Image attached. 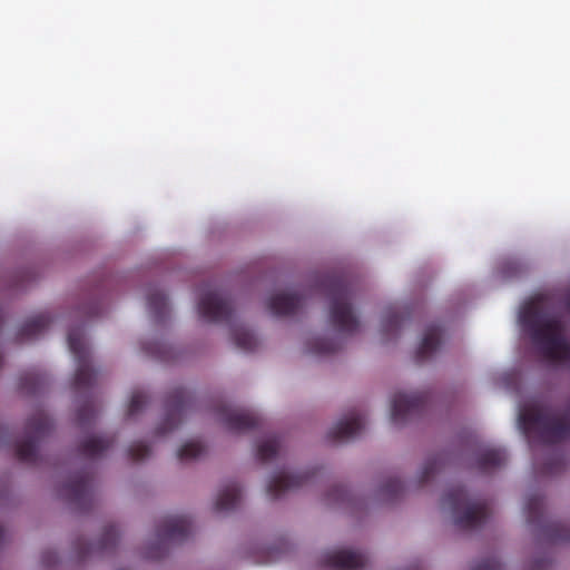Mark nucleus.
Returning a JSON list of instances; mask_svg holds the SVG:
<instances>
[{
	"mask_svg": "<svg viewBox=\"0 0 570 570\" xmlns=\"http://www.w3.org/2000/svg\"><path fill=\"white\" fill-rule=\"evenodd\" d=\"M96 417V410L91 401H85L77 410V422L81 428L89 425Z\"/></svg>",
	"mask_w": 570,
	"mask_h": 570,
	"instance_id": "obj_33",
	"label": "nucleus"
},
{
	"mask_svg": "<svg viewBox=\"0 0 570 570\" xmlns=\"http://www.w3.org/2000/svg\"><path fill=\"white\" fill-rule=\"evenodd\" d=\"M429 395L425 392L396 393L391 404V421L401 425L420 415L426 406Z\"/></svg>",
	"mask_w": 570,
	"mask_h": 570,
	"instance_id": "obj_10",
	"label": "nucleus"
},
{
	"mask_svg": "<svg viewBox=\"0 0 570 570\" xmlns=\"http://www.w3.org/2000/svg\"><path fill=\"white\" fill-rule=\"evenodd\" d=\"M308 476L307 473L288 474L279 472L269 480L266 492L271 499H278L285 493L304 485Z\"/></svg>",
	"mask_w": 570,
	"mask_h": 570,
	"instance_id": "obj_17",
	"label": "nucleus"
},
{
	"mask_svg": "<svg viewBox=\"0 0 570 570\" xmlns=\"http://www.w3.org/2000/svg\"><path fill=\"white\" fill-rule=\"evenodd\" d=\"M217 420L230 432L244 433L262 426V417L250 410L236 409L227 404L216 407Z\"/></svg>",
	"mask_w": 570,
	"mask_h": 570,
	"instance_id": "obj_9",
	"label": "nucleus"
},
{
	"mask_svg": "<svg viewBox=\"0 0 570 570\" xmlns=\"http://www.w3.org/2000/svg\"><path fill=\"white\" fill-rule=\"evenodd\" d=\"M42 562L47 566V567H50L52 566L55 562H56V554L52 553V552H45L42 554Z\"/></svg>",
	"mask_w": 570,
	"mask_h": 570,
	"instance_id": "obj_39",
	"label": "nucleus"
},
{
	"mask_svg": "<svg viewBox=\"0 0 570 570\" xmlns=\"http://www.w3.org/2000/svg\"><path fill=\"white\" fill-rule=\"evenodd\" d=\"M205 451V448L202 443L196 441H189L186 442L184 445L180 446L178 450V459L181 461H189L197 459Z\"/></svg>",
	"mask_w": 570,
	"mask_h": 570,
	"instance_id": "obj_31",
	"label": "nucleus"
},
{
	"mask_svg": "<svg viewBox=\"0 0 570 570\" xmlns=\"http://www.w3.org/2000/svg\"><path fill=\"white\" fill-rule=\"evenodd\" d=\"M442 504L454 517V524L461 530L481 528L490 517V504L487 501H472L464 488H451L442 498Z\"/></svg>",
	"mask_w": 570,
	"mask_h": 570,
	"instance_id": "obj_4",
	"label": "nucleus"
},
{
	"mask_svg": "<svg viewBox=\"0 0 570 570\" xmlns=\"http://www.w3.org/2000/svg\"><path fill=\"white\" fill-rule=\"evenodd\" d=\"M68 346L77 364L72 387L77 393L90 391L98 381V371L91 365L90 350L85 341L82 328L69 331Z\"/></svg>",
	"mask_w": 570,
	"mask_h": 570,
	"instance_id": "obj_7",
	"label": "nucleus"
},
{
	"mask_svg": "<svg viewBox=\"0 0 570 570\" xmlns=\"http://www.w3.org/2000/svg\"><path fill=\"white\" fill-rule=\"evenodd\" d=\"M1 538H2V543L4 542V529L2 528V534H1Z\"/></svg>",
	"mask_w": 570,
	"mask_h": 570,
	"instance_id": "obj_43",
	"label": "nucleus"
},
{
	"mask_svg": "<svg viewBox=\"0 0 570 570\" xmlns=\"http://www.w3.org/2000/svg\"><path fill=\"white\" fill-rule=\"evenodd\" d=\"M159 556H160V554H158V553H153V554H151V557H154V558H157V557H159Z\"/></svg>",
	"mask_w": 570,
	"mask_h": 570,
	"instance_id": "obj_45",
	"label": "nucleus"
},
{
	"mask_svg": "<svg viewBox=\"0 0 570 570\" xmlns=\"http://www.w3.org/2000/svg\"><path fill=\"white\" fill-rule=\"evenodd\" d=\"M405 313L395 307H390L382 321V331L386 335L396 334L405 320Z\"/></svg>",
	"mask_w": 570,
	"mask_h": 570,
	"instance_id": "obj_28",
	"label": "nucleus"
},
{
	"mask_svg": "<svg viewBox=\"0 0 570 570\" xmlns=\"http://www.w3.org/2000/svg\"><path fill=\"white\" fill-rule=\"evenodd\" d=\"M443 330L440 325H429L415 352V361L421 364L431 360L441 348Z\"/></svg>",
	"mask_w": 570,
	"mask_h": 570,
	"instance_id": "obj_18",
	"label": "nucleus"
},
{
	"mask_svg": "<svg viewBox=\"0 0 570 570\" xmlns=\"http://www.w3.org/2000/svg\"><path fill=\"white\" fill-rule=\"evenodd\" d=\"M232 336L236 346L245 352L255 351L258 345L257 337L245 327H234Z\"/></svg>",
	"mask_w": 570,
	"mask_h": 570,
	"instance_id": "obj_29",
	"label": "nucleus"
},
{
	"mask_svg": "<svg viewBox=\"0 0 570 570\" xmlns=\"http://www.w3.org/2000/svg\"><path fill=\"white\" fill-rule=\"evenodd\" d=\"M53 423L43 410H37L26 422L24 433L16 444V455L22 463L35 465L40 461L41 443L51 434Z\"/></svg>",
	"mask_w": 570,
	"mask_h": 570,
	"instance_id": "obj_5",
	"label": "nucleus"
},
{
	"mask_svg": "<svg viewBox=\"0 0 570 570\" xmlns=\"http://www.w3.org/2000/svg\"><path fill=\"white\" fill-rule=\"evenodd\" d=\"M193 405L194 396L185 387H176L170 391L165 401L166 415L156 428V435L163 436L177 429Z\"/></svg>",
	"mask_w": 570,
	"mask_h": 570,
	"instance_id": "obj_8",
	"label": "nucleus"
},
{
	"mask_svg": "<svg viewBox=\"0 0 570 570\" xmlns=\"http://www.w3.org/2000/svg\"><path fill=\"white\" fill-rule=\"evenodd\" d=\"M1 282H2V288H3L4 287V276L3 275H2Z\"/></svg>",
	"mask_w": 570,
	"mask_h": 570,
	"instance_id": "obj_44",
	"label": "nucleus"
},
{
	"mask_svg": "<svg viewBox=\"0 0 570 570\" xmlns=\"http://www.w3.org/2000/svg\"><path fill=\"white\" fill-rule=\"evenodd\" d=\"M119 539L118 530L115 525H107L104 528L101 538L96 543H86L82 540L76 542V550L80 560L86 559L91 554H102L112 550Z\"/></svg>",
	"mask_w": 570,
	"mask_h": 570,
	"instance_id": "obj_16",
	"label": "nucleus"
},
{
	"mask_svg": "<svg viewBox=\"0 0 570 570\" xmlns=\"http://www.w3.org/2000/svg\"><path fill=\"white\" fill-rule=\"evenodd\" d=\"M321 563L333 570H362L367 564V558L353 550L337 549L325 552Z\"/></svg>",
	"mask_w": 570,
	"mask_h": 570,
	"instance_id": "obj_14",
	"label": "nucleus"
},
{
	"mask_svg": "<svg viewBox=\"0 0 570 570\" xmlns=\"http://www.w3.org/2000/svg\"><path fill=\"white\" fill-rule=\"evenodd\" d=\"M382 494L387 500H394L399 498L400 494L404 491V484L399 479H389L383 485H382Z\"/></svg>",
	"mask_w": 570,
	"mask_h": 570,
	"instance_id": "obj_34",
	"label": "nucleus"
},
{
	"mask_svg": "<svg viewBox=\"0 0 570 570\" xmlns=\"http://www.w3.org/2000/svg\"><path fill=\"white\" fill-rule=\"evenodd\" d=\"M1 433H2V438H3L4 436V430L3 429L1 430Z\"/></svg>",
	"mask_w": 570,
	"mask_h": 570,
	"instance_id": "obj_47",
	"label": "nucleus"
},
{
	"mask_svg": "<svg viewBox=\"0 0 570 570\" xmlns=\"http://www.w3.org/2000/svg\"><path fill=\"white\" fill-rule=\"evenodd\" d=\"M564 307L570 312V291L564 296Z\"/></svg>",
	"mask_w": 570,
	"mask_h": 570,
	"instance_id": "obj_42",
	"label": "nucleus"
},
{
	"mask_svg": "<svg viewBox=\"0 0 570 570\" xmlns=\"http://www.w3.org/2000/svg\"><path fill=\"white\" fill-rule=\"evenodd\" d=\"M302 306V297L295 293H279L267 301L268 311L275 316L294 315Z\"/></svg>",
	"mask_w": 570,
	"mask_h": 570,
	"instance_id": "obj_19",
	"label": "nucleus"
},
{
	"mask_svg": "<svg viewBox=\"0 0 570 570\" xmlns=\"http://www.w3.org/2000/svg\"><path fill=\"white\" fill-rule=\"evenodd\" d=\"M549 567V562L546 560L539 561L535 563L533 570H547Z\"/></svg>",
	"mask_w": 570,
	"mask_h": 570,
	"instance_id": "obj_40",
	"label": "nucleus"
},
{
	"mask_svg": "<svg viewBox=\"0 0 570 570\" xmlns=\"http://www.w3.org/2000/svg\"><path fill=\"white\" fill-rule=\"evenodd\" d=\"M523 431L533 433L538 443L552 445L570 439V401L560 415L554 409L541 404L524 406L519 414Z\"/></svg>",
	"mask_w": 570,
	"mask_h": 570,
	"instance_id": "obj_2",
	"label": "nucleus"
},
{
	"mask_svg": "<svg viewBox=\"0 0 570 570\" xmlns=\"http://www.w3.org/2000/svg\"><path fill=\"white\" fill-rule=\"evenodd\" d=\"M524 512L529 524L537 530V535L549 543L570 541V527L561 522H551L544 514V499L539 493L527 498Z\"/></svg>",
	"mask_w": 570,
	"mask_h": 570,
	"instance_id": "obj_6",
	"label": "nucleus"
},
{
	"mask_svg": "<svg viewBox=\"0 0 570 570\" xmlns=\"http://www.w3.org/2000/svg\"><path fill=\"white\" fill-rule=\"evenodd\" d=\"M197 309L204 320L212 323L229 322L233 316L232 302L216 291L203 293Z\"/></svg>",
	"mask_w": 570,
	"mask_h": 570,
	"instance_id": "obj_11",
	"label": "nucleus"
},
{
	"mask_svg": "<svg viewBox=\"0 0 570 570\" xmlns=\"http://www.w3.org/2000/svg\"><path fill=\"white\" fill-rule=\"evenodd\" d=\"M1 495H2V500L4 499V491L2 490L1 492Z\"/></svg>",
	"mask_w": 570,
	"mask_h": 570,
	"instance_id": "obj_46",
	"label": "nucleus"
},
{
	"mask_svg": "<svg viewBox=\"0 0 570 570\" xmlns=\"http://www.w3.org/2000/svg\"><path fill=\"white\" fill-rule=\"evenodd\" d=\"M50 323L51 317L47 313H41L27 320L19 330V340L30 341L37 338Z\"/></svg>",
	"mask_w": 570,
	"mask_h": 570,
	"instance_id": "obj_22",
	"label": "nucleus"
},
{
	"mask_svg": "<svg viewBox=\"0 0 570 570\" xmlns=\"http://www.w3.org/2000/svg\"><path fill=\"white\" fill-rule=\"evenodd\" d=\"M364 429V416L358 410L348 411L328 432L332 442H347L355 439Z\"/></svg>",
	"mask_w": 570,
	"mask_h": 570,
	"instance_id": "obj_15",
	"label": "nucleus"
},
{
	"mask_svg": "<svg viewBox=\"0 0 570 570\" xmlns=\"http://www.w3.org/2000/svg\"><path fill=\"white\" fill-rule=\"evenodd\" d=\"M86 315L89 316V317H92V316H97L99 315V312L97 309V307H90L87 312H86Z\"/></svg>",
	"mask_w": 570,
	"mask_h": 570,
	"instance_id": "obj_41",
	"label": "nucleus"
},
{
	"mask_svg": "<svg viewBox=\"0 0 570 570\" xmlns=\"http://www.w3.org/2000/svg\"><path fill=\"white\" fill-rule=\"evenodd\" d=\"M242 490L236 481L227 482L220 490L215 502V511L219 513L235 510L240 503Z\"/></svg>",
	"mask_w": 570,
	"mask_h": 570,
	"instance_id": "obj_20",
	"label": "nucleus"
},
{
	"mask_svg": "<svg viewBox=\"0 0 570 570\" xmlns=\"http://www.w3.org/2000/svg\"><path fill=\"white\" fill-rule=\"evenodd\" d=\"M472 570H502V564L495 558H488L478 563Z\"/></svg>",
	"mask_w": 570,
	"mask_h": 570,
	"instance_id": "obj_38",
	"label": "nucleus"
},
{
	"mask_svg": "<svg viewBox=\"0 0 570 570\" xmlns=\"http://www.w3.org/2000/svg\"><path fill=\"white\" fill-rule=\"evenodd\" d=\"M330 302L328 320L343 335H353L360 330V321L353 308V289L345 276L331 275L323 281Z\"/></svg>",
	"mask_w": 570,
	"mask_h": 570,
	"instance_id": "obj_3",
	"label": "nucleus"
},
{
	"mask_svg": "<svg viewBox=\"0 0 570 570\" xmlns=\"http://www.w3.org/2000/svg\"><path fill=\"white\" fill-rule=\"evenodd\" d=\"M114 439L109 436H90L79 445V451L87 458L95 459L102 455L111 445Z\"/></svg>",
	"mask_w": 570,
	"mask_h": 570,
	"instance_id": "obj_23",
	"label": "nucleus"
},
{
	"mask_svg": "<svg viewBox=\"0 0 570 570\" xmlns=\"http://www.w3.org/2000/svg\"><path fill=\"white\" fill-rule=\"evenodd\" d=\"M347 490L342 485L333 487L327 493V500L333 502H344L347 499Z\"/></svg>",
	"mask_w": 570,
	"mask_h": 570,
	"instance_id": "obj_37",
	"label": "nucleus"
},
{
	"mask_svg": "<svg viewBox=\"0 0 570 570\" xmlns=\"http://www.w3.org/2000/svg\"><path fill=\"white\" fill-rule=\"evenodd\" d=\"M507 452L501 448H483L476 455V468L481 472H490L505 464Z\"/></svg>",
	"mask_w": 570,
	"mask_h": 570,
	"instance_id": "obj_21",
	"label": "nucleus"
},
{
	"mask_svg": "<svg viewBox=\"0 0 570 570\" xmlns=\"http://www.w3.org/2000/svg\"><path fill=\"white\" fill-rule=\"evenodd\" d=\"M342 346L341 338H324V337H315L308 341L307 343V352L317 355L324 356L330 355L337 351Z\"/></svg>",
	"mask_w": 570,
	"mask_h": 570,
	"instance_id": "obj_27",
	"label": "nucleus"
},
{
	"mask_svg": "<svg viewBox=\"0 0 570 570\" xmlns=\"http://www.w3.org/2000/svg\"><path fill=\"white\" fill-rule=\"evenodd\" d=\"M191 521L187 515L164 517L156 527L159 543H176L185 541L191 533Z\"/></svg>",
	"mask_w": 570,
	"mask_h": 570,
	"instance_id": "obj_12",
	"label": "nucleus"
},
{
	"mask_svg": "<svg viewBox=\"0 0 570 570\" xmlns=\"http://www.w3.org/2000/svg\"><path fill=\"white\" fill-rule=\"evenodd\" d=\"M450 461V453L446 451L439 452L430 456L422 469L420 482L425 483L443 469Z\"/></svg>",
	"mask_w": 570,
	"mask_h": 570,
	"instance_id": "obj_25",
	"label": "nucleus"
},
{
	"mask_svg": "<svg viewBox=\"0 0 570 570\" xmlns=\"http://www.w3.org/2000/svg\"><path fill=\"white\" fill-rule=\"evenodd\" d=\"M147 401V395L142 391H135L128 405V416L137 415L145 407Z\"/></svg>",
	"mask_w": 570,
	"mask_h": 570,
	"instance_id": "obj_35",
	"label": "nucleus"
},
{
	"mask_svg": "<svg viewBox=\"0 0 570 570\" xmlns=\"http://www.w3.org/2000/svg\"><path fill=\"white\" fill-rule=\"evenodd\" d=\"M282 448L281 440L276 436H268L257 446V458L262 462H268L275 459Z\"/></svg>",
	"mask_w": 570,
	"mask_h": 570,
	"instance_id": "obj_30",
	"label": "nucleus"
},
{
	"mask_svg": "<svg viewBox=\"0 0 570 570\" xmlns=\"http://www.w3.org/2000/svg\"><path fill=\"white\" fill-rule=\"evenodd\" d=\"M147 306L149 313L157 322L163 321L169 311L167 297L158 289H153L148 293Z\"/></svg>",
	"mask_w": 570,
	"mask_h": 570,
	"instance_id": "obj_26",
	"label": "nucleus"
},
{
	"mask_svg": "<svg viewBox=\"0 0 570 570\" xmlns=\"http://www.w3.org/2000/svg\"><path fill=\"white\" fill-rule=\"evenodd\" d=\"M92 478L88 472L75 474L65 485L63 490L68 501L80 510H87L92 503Z\"/></svg>",
	"mask_w": 570,
	"mask_h": 570,
	"instance_id": "obj_13",
	"label": "nucleus"
},
{
	"mask_svg": "<svg viewBox=\"0 0 570 570\" xmlns=\"http://www.w3.org/2000/svg\"><path fill=\"white\" fill-rule=\"evenodd\" d=\"M150 448L144 442H134L128 449V455L132 461H141L149 456Z\"/></svg>",
	"mask_w": 570,
	"mask_h": 570,
	"instance_id": "obj_36",
	"label": "nucleus"
},
{
	"mask_svg": "<svg viewBox=\"0 0 570 570\" xmlns=\"http://www.w3.org/2000/svg\"><path fill=\"white\" fill-rule=\"evenodd\" d=\"M519 321L546 360L570 367V343L549 295L538 294L527 302L520 311Z\"/></svg>",
	"mask_w": 570,
	"mask_h": 570,
	"instance_id": "obj_1",
	"label": "nucleus"
},
{
	"mask_svg": "<svg viewBox=\"0 0 570 570\" xmlns=\"http://www.w3.org/2000/svg\"><path fill=\"white\" fill-rule=\"evenodd\" d=\"M566 468V459L562 453H553L543 464L541 472L547 475H554L562 472Z\"/></svg>",
	"mask_w": 570,
	"mask_h": 570,
	"instance_id": "obj_32",
	"label": "nucleus"
},
{
	"mask_svg": "<svg viewBox=\"0 0 570 570\" xmlns=\"http://www.w3.org/2000/svg\"><path fill=\"white\" fill-rule=\"evenodd\" d=\"M48 379L38 371H28L20 377V389L26 394H37L45 390Z\"/></svg>",
	"mask_w": 570,
	"mask_h": 570,
	"instance_id": "obj_24",
	"label": "nucleus"
}]
</instances>
